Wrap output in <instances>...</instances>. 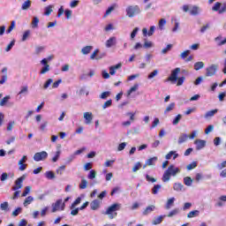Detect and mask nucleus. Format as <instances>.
Wrapping results in <instances>:
<instances>
[{
	"label": "nucleus",
	"instance_id": "25",
	"mask_svg": "<svg viewBox=\"0 0 226 226\" xmlns=\"http://www.w3.org/2000/svg\"><path fill=\"white\" fill-rule=\"evenodd\" d=\"M183 188H185V185L181 183H175L173 185V190H175V192H183Z\"/></svg>",
	"mask_w": 226,
	"mask_h": 226
},
{
	"label": "nucleus",
	"instance_id": "15",
	"mask_svg": "<svg viewBox=\"0 0 226 226\" xmlns=\"http://www.w3.org/2000/svg\"><path fill=\"white\" fill-rule=\"evenodd\" d=\"M101 201L99 200H94L90 203V207L92 211H96V209H100Z\"/></svg>",
	"mask_w": 226,
	"mask_h": 226
},
{
	"label": "nucleus",
	"instance_id": "36",
	"mask_svg": "<svg viewBox=\"0 0 226 226\" xmlns=\"http://www.w3.org/2000/svg\"><path fill=\"white\" fill-rule=\"evenodd\" d=\"M27 93H29V87H27V86H23L20 88V91L19 92V95L20 94H27Z\"/></svg>",
	"mask_w": 226,
	"mask_h": 226
},
{
	"label": "nucleus",
	"instance_id": "62",
	"mask_svg": "<svg viewBox=\"0 0 226 226\" xmlns=\"http://www.w3.org/2000/svg\"><path fill=\"white\" fill-rule=\"evenodd\" d=\"M156 75H158V70H154V72H150L148 74V79H154V77H156Z\"/></svg>",
	"mask_w": 226,
	"mask_h": 226
},
{
	"label": "nucleus",
	"instance_id": "7",
	"mask_svg": "<svg viewBox=\"0 0 226 226\" xmlns=\"http://www.w3.org/2000/svg\"><path fill=\"white\" fill-rule=\"evenodd\" d=\"M181 73V68L177 67L175 70L171 71V75L168 78L169 82L176 84L177 80V74Z\"/></svg>",
	"mask_w": 226,
	"mask_h": 226
},
{
	"label": "nucleus",
	"instance_id": "39",
	"mask_svg": "<svg viewBox=\"0 0 226 226\" xmlns=\"http://www.w3.org/2000/svg\"><path fill=\"white\" fill-rule=\"evenodd\" d=\"M32 188L33 187L31 186H26L23 193L21 194V197H27V195H29V193L31 192Z\"/></svg>",
	"mask_w": 226,
	"mask_h": 226
},
{
	"label": "nucleus",
	"instance_id": "58",
	"mask_svg": "<svg viewBox=\"0 0 226 226\" xmlns=\"http://www.w3.org/2000/svg\"><path fill=\"white\" fill-rule=\"evenodd\" d=\"M177 86H182L185 83V80H186V78L181 77V78H177Z\"/></svg>",
	"mask_w": 226,
	"mask_h": 226
},
{
	"label": "nucleus",
	"instance_id": "38",
	"mask_svg": "<svg viewBox=\"0 0 226 226\" xmlns=\"http://www.w3.org/2000/svg\"><path fill=\"white\" fill-rule=\"evenodd\" d=\"M79 188L80 190H86V188H87V180H86V178L82 177Z\"/></svg>",
	"mask_w": 226,
	"mask_h": 226
},
{
	"label": "nucleus",
	"instance_id": "37",
	"mask_svg": "<svg viewBox=\"0 0 226 226\" xmlns=\"http://www.w3.org/2000/svg\"><path fill=\"white\" fill-rule=\"evenodd\" d=\"M33 200H34V198H33L32 196H28L27 198H26L23 206H25V207H27V206H29V204H31Z\"/></svg>",
	"mask_w": 226,
	"mask_h": 226
},
{
	"label": "nucleus",
	"instance_id": "17",
	"mask_svg": "<svg viewBox=\"0 0 226 226\" xmlns=\"http://www.w3.org/2000/svg\"><path fill=\"white\" fill-rule=\"evenodd\" d=\"M32 4L33 2L31 0H26L21 5V10H23L24 11H27V10L31 8Z\"/></svg>",
	"mask_w": 226,
	"mask_h": 226
},
{
	"label": "nucleus",
	"instance_id": "48",
	"mask_svg": "<svg viewBox=\"0 0 226 226\" xmlns=\"http://www.w3.org/2000/svg\"><path fill=\"white\" fill-rule=\"evenodd\" d=\"M220 8H222V3L216 2L213 6L212 10L213 11H220Z\"/></svg>",
	"mask_w": 226,
	"mask_h": 226
},
{
	"label": "nucleus",
	"instance_id": "13",
	"mask_svg": "<svg viewBox=\"0 0 226 226\" xmlns=\"http://www.w3.org/2000/svg\"><path fill=\"white\" fill-rule=\"evenodd\" d=\"M194 144L196 146V150L200 151V149H204V147H206L207 141L204 139H196Z\"/></svg>",
	"mask_w": 226,
	"mask_h": 226
},
{
	"label": "nucleus",
	"instance_id": "21",
	"mask_svg": "<svg viewBox=\"0 0 226 226\" xmlns=\"http://www.w3.org/2000/svg\"><path fill=\"white\" fill-rule=\"evenodd\" d=\"M139 90V84H134L133 87H132L128 91H127V98H130L132 95V93H135V91Z\"/></svg>",
	"mask_w": 226,
	"mask_h": 226
},
{
	"label": "nucleus",
	"instance_id": "5",
	"mask_svg": "<svg viewBox=\"0 0 226 226\" xmlns=\"http://www.w3.org/2000/svg\"><path fill=\"white\" fill-rule=\"evenodd\" d=\"M66 204L63 202V200H57L56 203L52 205V213H56V211H64Z\"/></svg>",
	"mask_w": 226,
	"mask_h": 226
},
{
	"label": "nucleus",
	"instance_id": "14",
	"mask_svg": "<svg viewBox=\"0 0 226 226\" xmlns=\"http://www.w3.org/2000/svg\"><path fill=\"white\" fill-rule=\"evenodd\" d=\"M83 117L85 119V124H91V123H93V113L92 112H84Z\"/></svg>",
	"mask_w": 226,
	"mask_h": 226
},
{
	"label": "nucleus",
	"instance_id": "32",
	"mask_svg": "<svg viewBox=\"0 0 226 226\" xmlns=\"http://www.w3.org/2000/svg\"><path fill=\"white\" fill-rule=\"evenodd\" d=\"M200 212L199 210L191 211L187 215V218H194V216H199Z\"/></svg>",
	"mask_w": 226,
	"mask_h": 226
},
{
	"label": "nucleus",
	"instance_id": "22",
	"mask_svg": "<svg viewBox=\"0 0 226 226\" xmlns=\"http://www.w3.org/2000/svg\"><path fill=\"white\" fill-rule=\"evenodd\" d=\"M189 137L187 136L186 133H182L180 134V136L178 137V144H183L185 142H186V140H188Z\"/></svg>",
	"mask_w": 226,
	"mask_h": 226
},
{
	"label": "nucleus",
	"instance_id": "46",
	"mask_svg": "<svg viewBox=\"0 0 226 226\" xmlns=\"http://www.w3.org/2000/svg\"><path fill=\"white\" fill-rule=\"evenodd\" d=\"M178 213H179V208H175L169 213L168 218H172V216H176V215H178Z\"/></svg>",
	"mask_w": 226,
	"mask_h": 226
},
{
	"label": "nucleus",
	"instance_id": "26",
	"mask_svg": "<svg viewBox=\"0 0 226 226\" xmlns=\"http://www.w3.org/2000/svg\"><path fill=\"white\" fill-rule=\"evenodd\" d=\"M218 113V109H212L209 111H207L205 114V118L206 119H209V117H213V116H215V114Z\"/></svg>",
	"mask_w": 226,
	"mask_h": 226
},
{
	"label": "nucleus",
	"instance_id": "49",
	"mask_svg": "<svg viewBox=\"0 0 226 226\" xmlns=\"http://www.w3.org/2000/svg\"><path fill=\"white\" fill-rule=\"evenodd\" d=\"M45 177H47V179H55L56 178V175L52 171H47L45 173Z\"/></svg>",
	"mask_w": 226,
	"mask_h": 226
},
{
	"label": "nucleus",
	"instance_id": "3",
	"mask_svg": "<svg viewBox=\"0 0 226 226\" xmlns=\"http://www.w3.org/2000/svg\"><path fill=\"white\" fill-rule=\"evenodd\" d=\"M182 9L185 13H188L189 11L190 15L197 16L200 14V7L197 5L185 4L183 5Z\"/></svg>",
	"mask_w": 226,
	"mask_h": 226
},
{
	"label": "nucleus",
	"instance_id": "56",
	"mask_svg": "<svg viewBox=\"0 0 226 226\" xmlns=\"http://www.w3.org/2000/svg\"><path fill=\"white\" fill-rule=\"evenodd\" d=\"M137 33H139V27H135L131 33V40H134L137 36Z\"/></svg>",
	"mask_w": 226,
	"mask_h": 226
},
{
	"label": "nucleus",
	"instance_id": "28",
	"mask_svg": "<svg viewBox=\"0 0 226 226\" xmlns=\"http://www.w3.org/2000/svg\"><path fill=\"white\" fill-rule=\"evenodd\" d=\"M176 201V198H170L167 200L166 203V209H170L172 207V206H174V202Z\"/></svg>",
	"mask_w": 226,
	"mask_h": 226
},
{
	"label": "nucleus",
	"instance_id": "42",
	"mask_svg": "<svg viewBox=\"0 0 226 226\" xmlns=\"http://www.w3.org/2000/svg\"><path fill=\"white\" fill-rule=\"evenodd\" d=\"M29 36H31V30L25 31V33L23 34L21 41H26L27 40V38H29Z\"/></svg>",
	"mask_w": 226,
	"mask_h": 226
},
{
	"label": "nucleus",
	"instance_id": "61",
	"mask_svg": "<svg viewBox=\"0 0 226 226\" xmlns=\"http://www.w3.org/2000/svg\"><path fill=\"white\" fill-rule=\"evenodd\" d=\"M197 135H199V131H192L188 137L191 140H193V139L197 138Z\"/></svg>",
	"mask_w": 226,
	"mask_h": 226
},
{
	"label": "nucleus",
	"instance_id": "6",
	"mask_svg": "<svg viewBox=\"0 0 226 226\" xmlns=\"http://www.w3.org/2000/svg\"><path fill=\"white\" fill-rule=\"evenodd\" d=\"M48 156L49 154L46 151L37 152L34 155V162H43L44 160H47Z\"/></svg>",
	"mask_w": 226,
	"mask_h": 226
},
{
	"label": "nucleus",
	"instance_id": "31",
	"mask_svg": "<svg viewBox=\"0 0 226 226\" xmlns=\"http://www.w3.org/2000/svg\"><path fill=\"white\" fill-rule=\"evenodd\" d=\"M184 183L185 186H192V183H193V179H192V177H185L184 178Z\"/></svg>",
	"mask_w": 226,
	"mask_h": 226
},
{
	"label": "nucleus",
	"instance_id": "8",
	"mask_svg": "<svg viewBox=\"0 0 226 226\" xmlns=\"http://www.w3.org/2000/svg\"><path fill=\"white\" fill-rule=\"evenodd\" d=\"M218 70V65L213 64L207 68L206 77H214L216 75V71Z\"/></svg>",
	"mask_w": 226,
	"mask_h": 226
},
{
	"label": "nucleus",
	"instance_id": "55",
	"mask_svg": "<svg viewBox=\"0 0 226 226\" xmlns=\"http://www.w3.org/2000/svg\"><path fill=\"white\" fill-rule=\"evenodd\" d=\"M162 188L161 185H155L153 189H152V193H154V195H156V193H158V191Z\"/></svg>",
	"mask_w": 226,
	"mask_h": 226
},
{
	"label": "nucleus",
	"instance_id": "27",
	"mask_svg": "<svg viewBox=\"0 0 226 226\" xmlns=\"http://www.w3.org/2000/svg\"><path fill=\"white\" fill-rule=\"evenodd\" d=\"M170 176H171L170 173L166 170L162 178V182L169 183L170 181Z\"/></svg>",
	"mask_w": 226,
	"mask_h": 226
},
{
	"label": "nucleus",
	"instance_id": "64",
	"mask_svg": "<svg viewBox=\"0 0 226 226\" xmlns=\"http://www.w3.org/2000/svg\"><path fill=\"white\" fill-rule=\"evenodd\" d=\"M226 12V4H222L221 5V9L219 10V13L222 14V13H225Z\"/></svg>",
	"mask_w": 226,
	"mask_h": 226
},
{
	"label": "nucleus",
	"instance_id": "16",
	"mask_svg": "<svg viewBox=\"0 0 226 226\" xmlns=\"http://www.w3.org/2000/svg\"><path fill=\"white\" fill-rule=\"evenodd\" d=\"M123 66V64L119 63L116 65H112L109 67V75H116V71L119 70Z\"/></svg>",
	"mask_w": 226,
	"mask_h": 226
},
{
	"label": "nucleus",
	"instance_id": "35",
	"mask_svg": "<svg viewBox=\"0 0 226 226\" xmlns=\"http://www.w3.org/2000/svg\"><path fill=\"white\" fill-rule=\"evenodd\" d=\"M110 91H106V92H102L100 95L99 98H101V100H107L109 98V96H110Z\"/></svg>",
	"mask_w": 226,
	"mask_h": 226
},
{
	"label": "nucleus",
	"instance_id": "2",
	"mask_svg": "<svg viewBox=\"0 0 226 226\" xmlns=\"http://www.w3.org/2000/svg\"><path fill=\"white\" fill-rule=\"evenodd\" d=\"M126 17L128 19H133V17H137V15H140L142 11L139 5H128L125 9Z\"/></svg>",
	"mask_w": 226,
	"mask_h": 226
},
{
	"label": "nucleus",
	"instance_id": "59",
	"mask_svg": "<svg viewBox=\"0 0 226 226\" xmlns=\"http://www.w3.org/2000/svg\"><path fill=\"white\" fill-rule=\"evenodd\" d=\"M66 169V166H60L57 170H56V174H58L59 176H63V172H64V170Z\"/></svg>",
	"mask_w": 226,
	"mask_h": 226
},
{
	"label": "nucleus",
	"instance_id": "11",
	"mask_svg": "<svg viewBox=\"0 0 226 226\" xmlns=\"http://www.w3.org/2000/svg\"><path fill=\"white\" fill-rule=\"evenodd\" d=\"M41 64H43V67L41 70V75H45V73H47L48 72H50V65H49V61L47 60V58H43L41 61Z\"/></svg>",
	"mask_w": 226,
	"mask_h": 226
},
{
	"label": "nucleus",
	"instance_id": "47",
	"mask_svg": "<svg viewBox=\"0 0 226 226\" xmlns=\"http://www.w3.org/2000/svg\"><path fill=\"white\" fill-rule=\"evenodd\" d=\"M108 107H112V100H111V99L106 101V102L102 104V109H103V110H105V109H108Z\"/></svg>",
	"mask_w": 226,
	"mask_h": 226
},
{
	"label": "nucleus",
	"instance_id": "19",
	"mask_svg": "<svg viewBox=\"0 0 226 226\" xmlns=\"http://www.w3.org/2000/svg\"><path fill=\"white\" fill-rule=\"evenodd\" d=\"M52 11H54V5L52 4L48 5L44 8V15H46V17H49Z\"/></svg>",
	"mask_w": 226,
	"mask_h": 226
},
{
	"label": "nucleus",
	"instance_id": "23",
	"mask_svg": "<svg viewBox=\"0 0 226 226\" xmlns=\"http://www.w3.org/2000/svg\"><path fill=\"white\" fill-rule=\"evenodd\" d=\"M91 50H93V46H86L81 49V53L83 54V56H87V54L91 53Z\"/></svg>",
	"mask_w": 226,
	"mask_h": 226
},
{
	"label": "nucleus",
	"instance_id": "24",
	"mask_svg": "<svg viewBox=\"0 0 226 226\" xmlns=\"http://www.w3.org/2000/svg\"><path fill=\"white\" fill-rule=\"evenodd\" d=\"M155 162H158V157L157 156L151 157L148 160H147L146 165H148V167H151V166L154 165Z\"/></svg>",
	"mask_w": 226,
	"mask_h": 226
},
{
	"label": "nucleus",
	"instance_id": "43",
	"mask_svg": "<svg viewBox=\"0 0 226 226\" xmlns=\"http://www.w3.org/2000/svg\"><path fill=\"white\" fill-rule=\"evenodd\" d=\"M116 6H117L116 4H113L110 7H109L105 12L104 17H108V15H110V13H112V11H114V10H116Z\"/></svg>",
	"mask_w": 226,
	"mask_h": 226
},
{
	"label": "nucleus",
	"instance_id": "12",
	"mask_svg": "<svg viewBox=\"0 0 226 226\" xmlns=\"http://www.w3.org/2000/svg\"><path fill=\"white\" fill-rule=\"evenodd\" d=\"M167 171L170 173V175L176 177V176H177V174H179V172H181V170H179V168H177L174 165H170L168 167Z\"/></svg>",
	"mask_w": 226,
	"mask_h": 226
},
{
	"label": "nucleus",
	"instance_id": "45",
	"mask_svg": "<svg viewBox=\"0 0 226 226\" xmlns=\"http://www.w3.org/2000/svg\"><path fill=\"white\" fill-rule=\"evenodd\" d=\"M176 107V103L175 102H171L164 110L165 114H167L168 112H170L171 110H174Z\"/></svg>",
	"mask_w": 226,
	"mask_h": 226
},
{
	"label": "nucleus",
	"instance_id": "52",
	"mask_svg": "<svg viewBox=\"0 0 226 226\" xmlns=\"http://www.w3.org/2000/svg\"><path fill=\"white\" fill-rule=\"evenodd\" d=\"M181 117H183V116H181V114H178L175 119L172 122V124L176 125V124H179V122L181 121Z\"/></svg>",
	"mask_w": 226,
	"mask_h": 226
},
{
	"label": "nucleus",
	"instance_id": "29",
	"mask_svg": "<svg viewBox=\"0 0 226 226\" xmlns=\"http://www.w3.org/2000/svg\"><path fill=\"white\" fill-rule=\"evenodd\" d=\"M156 207H154V205H150L148 206L143 212V215H149V213H153V211H154Z\"/></svg>",
	"mask_w": 226,
	"mask_h": 226
},
{
	"label": "nucleus",
	"instance_id": "53",
	"mask_svg": "<svg viewBox=\"0 0 226 226\" xmlns=\"http://www.w3.org/2000/svg\"><path fill=\"white\" fill-rule=\"evenodd\" d=\"M213 130H215V125H213V124L208 125L205 130L206 135H209V133H211V132H213Z\"/></svg>",
	"mask_w": 226,
	"mask_h": 226
},
{
	"label": "nucleus",
	"instance_id": "50",
	"mask_svg": "<svg viewBox=\"0 0 226 226\" xmlns=\"http://www.w3.org/2000/svg\"><path fill=\"white\" fill-rule=\"evenodd\" d=\"M141 168H142V164L140 162H137L132 167V172H137L138 170H140Z\"/></svg>",
	"mask_w": 226,
	"mask_h": 226
},
{
	"label": "nucleus",
	"instance_id": "54",
	"mask_svg": "<svg viewBox=\"0 0 226 226\" xmlns=\"http://www.w3.org/2000/svg\"><path fill=\"white\" fill-rule=\"evenodd\" d=\"M8 207H9V204L6 201L4 203H1V205H0V209L2 211H8Z\"/></svg>",
	"mask_w": 226,
	"mask_h": 226
},
{
	"label": "nucleus",
	"instance_id": "41",
	"mask_svg": "<svg viewBox=\"0 0 226 226\" xmlns=\"http://www.w3.org/2000/svg\"><path fill=\"white\" fill-rule=\"evenodd\" d=\"M167 24V20H165V19H161L160 21H159V29L161 31H163V27H165V25Z\"/></svg>",
	"mask_w": 226,
	"mask_h": 226
},
{
	"label": "nucleus",
	"instance_id": "51",
	"mask_svg": "<svg viewBox=\"0 0 226 226\" xmlns=\"http://www.w3.org/2000/svg\"><path fill=\"white\" fill-rule=\"evenodd\" d=\"M190 56V50H185L180 54L181 59H186Z\"/></svg>",
	"mask_w": 226,
	"mask_h": 226
},
{
	"label": "nucleus",
	"instance_id": "33",
	"mask_svg": "<svg viewBox=\"0 0 226 226\" xmlns=\"http://www.w3.org/2000/svg\"><path fill=\"white\" fill-rule=\"evenodd\" d=\"M10 98H11L10 95L4 97L0 101V107H4V105H6V103H8V102H10Z\"/></svg>",
	"mask_w": 226,
	"mask_h": 226
},
{
	"label": "nucleus",
	"instance_id": "20",
	"mask_svg": "<svg viewBox=\"0 0 226 226\" xmlns=\"http://www.w3.org/2000/svg\"><path fill=\"white\" fill-rule=\"evenodd\" d=\"M222 38L223 37L222 35H219V36L215 38V41H216L218 47H222V45H225L226 44V38L222 41Z\"/></svg>",
	"mask_w": 226,
	"mask_h": 226
},
{
	"label": "nucleus",
	"instance_id": "1",
	"mask_svg": "<svg viewBox=\"0 0 226 226\" xmlns=\"http://www.w3.org/2000/svg\"><path fill=\"white\" fill-rule=\"evenodd\" d=\"M121 209V204L114 203L113 205L109 206L107 210L103 213V215H107L109 220H114L116 216H117V212Z\"/></svg>",
	"mask_w": 226,
	"mask_h": 226
},
{
	"label": "nucleus",
	"instance_id": "10",
	"mask_svg": "<svg viewBox=\"0 0 226 226\" xmlns=\"http://www.w3.org/2000/svg\"><path fill=\"white\" fill-rule=\"evenodd\" d=\"M117 45V38L116 36H111L105 42L106 49H111V47H116Z\"/></svg>",
	"mask_w": 226,
	"mask_h": 226
},
{
	"label": "nucleus",
	"instance_id": "60",
	"mask_svg": "<svg viewBox=\"0 0 226 226\" xmlns=\"http://www.w3.org/2000/svg\"><path fill=\"white\" fill-rule=\"evenodd\" d=\"M197 167V162H193L186 166L187 170H193Z\"/></svg>",
	"mask_w": 226,
	"mask_h": 226
},
{
	"label": "nucleus",
	"instance_id": "34",
	"mask_svg": "<svg viewBox=\"0 0 226 226\" xmlns=\"http://www.w3.org/2000/svg\"><path fill=\"white\" fill-rule=\"evenodd\" d=\"M204 62H197L194 64V70L199 72V70H202V68H204Z\"/></svg>",
	"mask_w": 226,
	"mask_h": 226
},
{
	"label": "nucleus",
	"instance_id": "44",
	"mask_svg": "<svg viewBox=\"0 0 226 226\" xmlns=\"http://www.w3.org/2000/svg\"><path fill=\"white\" fill-rule=\"evenodd\" d=\"M99 52H100L99 49H95V50L91 54L90 59H92V60H94V59H102V57H100V56H97V57H96V56H98V53H99Z\"/></svg>",
	"mask_w": 226,
	"mask_h": 226
},
{
	"label": "nucleus",
	"instance_id": "4",
	"mask_svg": "<svg viewBox=\"0 0 226 226\" xmlns=\"http://www.w3.org/2000/svg\"><path fill=\"white\" fill-rule=\"evenodd\" d=\"M26 177H27L26 175H22L20 177L15 180L14 185L11 188L12 192H17V190H20V188H22V183L26 181Z\"/></svg>",
	"mask_w": 226,
	"mask_h": 226
},
{
	"label": "nucleus",
	"instance_id": "9",
	"mask_svg": "<svg viewBox=\"0 0 226 226\" xmlns=\"http://www.w3.org/2000/svg\"><path fill=\"white\" fill-rule=\"evenodd\" d=\"M26 162L27 155H23V157L19 161L18 165L19 166V170H20V172H24V170L27 169V164H26Z\"/></svg>",
	"mask_w": 226,
	"mask_h": 226
},
{
	"label": "nucleus",
	"instance_id": "18",
	"mask_svg": "<svg viewBox=\"0 0 226 226\" xmlns=\"http://www.w3.org/2000/svg\"><path fill=\"white\" fill-rule=\"evenodd\" d=\"M167 215H159L157 217H154L152 223L153 225H160L163 222V218Z\"/></svg>",
	"mask_w": 226,
	"mask_h": 226
},
{
	"label": "nucleus",
	"instance_id": "30",
	"mask_svg": "<svg viewBox=\"0 0 226 226\" xmlns=\"http://www.w3.org/2000/svg\"><path fill=\"white\" fill-rule=\"evenodd\" d=\"M38 24H40V19H38V17H34L31 23L33 29H36V27H38Z\"/></svg>",
	"mask_w": 226,
	"mask_h": 226
},
{
	"label": "nucleus",
	"instance_id": "40",
	"mask_svg": "<svg viewBox=\"0 0 226 226\" xmlns=\"http://www.w3.org/2000/svg\"><path fill=\"white\" fill-rule=\"evenodd\" d=\"M82 202V198L79 197L75 200V201L72 204L71 209H75L76 206H79Z\"/></svg>",
	"mask_w": 226,
	"mask_h": 226
},
{
	"label": "nucleus",
	"instance_id": "57",
	"mask_svg": "<svg viewBox=\"0 0 226 226\" xmlns=\"http://www.w3.org/2000/svg\"><path fill=\"white\" fill-rule=\"evenodd\" d=\"M96 177V171L92 170L89 171L88 179H94Z\"/></svg>",
	"mask_w": 226,
	"mask_h": 226
},
{
	"label": "nucleus",
	"instance_id": "63",
	"mask_svg": "<svg viewBox=\"0 0 226 226\" xmlns=\"http://www.w3.org/2000/svg\"><path fill=\"white\" fill-rule=\"evenodd\" d=\"M172 49V44H168L166 48L162 50V54H167Z\"/></svg>",
	"mask_w": 226,
	"mask_h": 226
}]
</instances>
